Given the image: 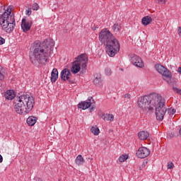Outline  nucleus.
Here are the masks:
<instances>
[{
  "instance_id": "obj_14",
  "label": "nucleus",
  "mask_w": 181,
  "mask_h": 181,
  "mask_svg": "<svg viewBox=\"0 0 181 181\" xmlns=\"http://www.w3.org/2000/svg\"><path fill=\"white\" fill-rule=\"evenodd\" d=\"M71 77V72L69 71V69H64L61 72V78L62 80H64V81H66V80H69Z\"/></svg>"
},
{
  "instance_id": "obj_10",
  "label": "nucleus",
  "mask_w": 181,
  "mask_h": 181,
  "mask_svg": "<svg viewBox=\"0 0 181 181\" xmlns=\"http://www.w3.org/2000/svg\"><path fill=\"white\" fill-rule=\"evenodd\" d=\"M155 110L156 119H158V121H162L163 117H165V115L166 114V107H164V106H158L156 107Z\"/></svg>"
},
{
  "instance_id": "obj_2",
  "label": "nucleus",
  "mask_w": 181,
  "mask_h": 181,
  "mask_svg": "<svg viewBox=\"0 0 181 181\" xmlns=\"http://www.w3.org/2000/svg\"><path fill=\"white\" fill-rule=\"evenodd\" d=\"M99 40L106 46V52L110 57H114L119 52V42L107 29L102 30L99 33Z\"/></svg>"
},
{
  "instance_id": "obj_35",
  "label": "nucleus",
  "mask_w": 181,
  "mask_h": 181,
  "mask_svg": "<svg viewBox=\"0 0 181 181\" xmlns=\"http://www.w3.org/2000/svg\"><path fill=\"white\" fill-rule=\"evenodd\" d=\"M4 160V158L2 157V156L0 154V163H2Z\"/></svg>"
},
{
  "instance_id": "obj_31",
  "label": "nucleus",
  "mask_w": 181,
  "mask_h": 181,
  "mask_svg": "<svg viewBox=\"0 0 181 181\" xmlns=\"http://www.w3.org/2000/svg\"><path fill=\"white\" fill-rule=\"evenodd\" d=\"M177 33H178L180 37H181V26L178 28Z\"/></svg>"
},
{
  "instance_id": "obj_32",
  "label": "nucleus",
  "mask_w": 181,
  "mask_h": 181,
  "mask_svg": "<svg viewBox=\"0 0 181 181\" xmlns=\"http://www.w3.org/2000/svg\"><path fill=\"white\" fill-rule=\"evenodd\" d=\"M4 78H5V76L3 75V74L0 72V80H4Z\"/></svg>"
},
{
  "instance_id": "obj_13",
  "label": "nucleus",
  "mask_w": 181,
  "mask_h": 181,
  "mask_svg": "<svg viewBox=\"0 0 181 181\" xmlns=\"http://www.w3.org/2000/svg\"><path fill=\"white\" fill-rule=\"evenodd\" d=\"M93 98H88V101H83L80 103L78 105V108H81V110H87V108H90L91 107V100Z\"/></svg>"
},
{
  "instance_id": "obj_6",
  "label": "nucleus",
  "mask_w": 181,
  "mask_h": 181,
  "mask_svg": "<svg viewBox=\"0 0 181 181\" xmlns=\"http://www.w3.org/2000/svg\"><path fill=\"white\" fill-rule=\"evenodd\" d=\"M148 97V103L150 105V111H153L154 109L158 107H165V99L162 98V96L158 93H153Z\"/></svg>"
},
{
  "instance_id": "obj_21",
  "label": "nucleus",
  "mask_w": 181,
  "mask_h": 181,
  "mask_svg": "<svg viewBox=\"0 0 181 181\" xmlns=\"http://www.w3.org/2000/svg\"><path fill=\"white\" fill-rule=\"evenodd\" d=\"M103 119L104 121H114V115L111 114H106L103 115Z\"/></svg>"
},
{
  "instance_id": "obj_25",
  "label": "nucleus",
  "mask_w": 181,
  "mask_h": 181,
  "mask_svg": "<svg viewBox=\"0 0 181 181\" xmlns=\"http://www.w3.org/2000/svg\"><path fill=\"white\" fill-rule=\"evenodd\" d=\"M127 159H128V155H122L119 158V161H120V162H125V160H127Z\"/></svg>"
},
{
  "instance_id": "obj_11",
  "label": "nucleus",
  "mask_w": 181,
  "mask_h": 181,
  "mask_svg": "<svg viewBox=\"0 0 181 181\" xmlns=\"http://www.w3.org/2000/svg\"><path fill=\"white\" fill-rule=\"evenodd\" d=\"M33 24V21L32 19L23 18L21 22V29L23 32H29Z\"/></svg>"
},
{
  "instance_id": "obj_37",
  "label": "nucleus",
  "mask_w": 181,
  "mask_h": 181,
  "mask_svg": "<svg viewBox=\"0 0 181 181\" xmlns=\"http://www.w3.org/2000/svg\"><path fill=\"white\" fill-rule=\"evenodd\" d=\"M2 70V66H0V71Z\"/></svg>"
},
{
  "instance_id": "obj_1",
  "label": "nucleus",
  "mask_w": 181,
  "mask_h": 181,
  "mask_svg": "<svg viewBox=\"0 0 181 181\" xmlns=\"http://www.w3.org/2000/svg\"><path fill=\"white\" fill-rule=\"evenodd\" d=\"M54 47V40L52 38H48L42 43L40 41H35L33 44V51L30 53V60L33 64H41L45 66L49 56L52 53Z\"/></svg>"
},
{
  "instance_id": "obj_16",
  "label": "nucleus",
  "mask_w": 181,
  "mask_h": 181,
  "mask_svg": "<svg viewBox=\"0 0 181 181\" xmlns=\"http://www.w3.org/2000/svg\"><path fill=\"white\" fill-rule=\"evenodd\" d=\"M138 136L141 141H145L149 137V133H148V132L141 131L139 132Z\"/></svg>"
},
{
  "instance_id": "obj_38",
  "label": "nucleus",
  "mask_w": 181,
  "mask_h": 181,
  "mask_svg": "<svg viewBox=\"0 0 181 181\" xmlns=\"http://www.w3.org/2000/svg\"><path fill=\"white\" fill-rule=\"evenodd\" d=\"M180 135H181V128L180 129Z\"/></svg>"
},
{
  "instance_id": "obj_20",
  "label": "nucleus",
  "mask_w": 181,
  "mask_h": 181,
  "mask_svg": "<svg viewBox=\"0 0 181 181\" xmlns=\"http://www.w3.org/2000/svg\"><path fill=\"white\" fill-rule=\"evenodd\" d=\"M75 162H76V165H78V166H81V165H83V163H84V162H86V160L83 158V156L78 155L76 157Z\"/></svg>"
},
{
  "instance_id": "obj_3",
  "label": "nucleus",
  "mask_w": 181,
  "mask_h": 181,
  "mask_svg": "<svg viewBox=\"0 0 181 181\" xmlns=\"http://www.w3.org/2000/svg\"><path fill=\"white\" fill-rule=\"evenodd\" d=\"M14 110L20 115L29 114L35 106V98L29 95H23L14 100Z\"/></svg>"
},
{
  "instance_id": "obj_36",
  "label": "nucleus",
  "mask_w": 181,
  "mask_h": 181,
  "mask_svg": "<svg viewBox=\"0 0 181 181\" xmlns=\"http://www.w3.org/2000/svg\"><path fill=\"white\" fill-rule=\"evenodd\" d=\"M178 71H179L180 74H181V67L178 68Z\"/></svg>"
},
{
  "instance_id": "obj_24",
  "label": "nucleus",
  "mask_w": 181,
  "mask_h": 181,
  "mask_svg": "<svg viewBox=\"0 0 181 181\" xmlns=\"http://www.w3.org/2000/svg\"><path fill=\"white\" fill-rule=\"evenodd\" d=\"M119 29H121V26H119V25H118V23H115L113 25V30L115 32H119Z\"/></svg>"
},
{
  "instance_id": "obj_29",
  "label": "nucleus",
  "mask_w": 181,
  "mask_h": 181,
  "mask_svg": "<svg viewBox=\"0 0 181 181\" xmlns=\"http://www.w3.org/2000/svg\"><path fill=\"white\" fill-rule=\"evenodd\" d=\"M173 90L175 93H177V94H180V95H181V90L180 89H179L177 88H174Z\"/></svg>"
},
{
  "instance_id": "obj_26",
  "label": "nucleus",
  "mask_w": 181,
  "mask_h": 181,
  "mask_svg": "<svg viewBox=\"0 0 181 181\" xmlns=\"http://www.w3.org/2000/svg\"><path fill=\"white\" fill-rule=\"evenodd\" d=\"M32 9L33 11H37L39 9V4H37V3H34L32 6Z\"/></svg>"
},
{
  "instance_id": "obj_15",
  "label": "nucleus",
  "mask_w": 181,
  "mask_h": 181,
  "mask_svg": "<svg viewBox=\"0 0 181 181\" xmlns=\"http://www.w3.org/2000/svg\"><path fill=\"white\" fill-rule=\"evenodd\" d=\"M57 78H59V71L57 69H54L51 73V82L56 83Z\"/></svg>"
},
{
  "instance_id": "obj_12",
  "label": "nucleus",
  "mask_w": 181,
  "mask_h": 181,
  "mask_svg": "<svg viewBox=\"0 0 181 181\" xmlns=\"http://www.w3.org/2000/svg\"><path fill=\"white\" fill-rule=\"evenodd\" d=\"M131 62L134 66H136V67H144V62L138 55H134L131 58Z\"/></svg>"
},
{
  "instance_id": "obj_30",
  "label": "nucleus",
  "mask_w": 181,
  "mask_h": 181,
  "mask_svg": "<svg viewBox=\"0 0 181 181\" xmlns=\"http://www.w3.org/2000/svg\"><path fill=\"white\" fill-rule=\"evenodd\" d=\"M5 43V39L0 36V45Z\"/></svg>"
},
{
  "instance_id": "obj_22",
  "label": "nucleus",
  "mask_w": 181,
  "mask_h": 181,
  "mask_svg": "<svg viewBox=\"0 0 181 181\" xmlns=\"http://www.w3.org/2000/svg\"><path fill=\"white\" fill-rule=\"evenodd\" d=\"M90 132L95 135H98L100 134V129L97 126H93L90 128Z\"/></svg>"
},
{
  "instance_id": "obj_8",
  "label": "nucleus",
  "mask_w": 181,
  "mask_h": 181,
  "mask_svg": "<svg viewBox=\"0 0 181 181\" xmlns=\"http://www.w3.org/2000/svg\"><path fill=\"white\" fill-rule=\"evenodd\" d=\"M156 69L160 74H162L163 80H166V78H172V73L168 70V69L163 65L159 64H156Z\"/></svg>"
},
{
  "instance_id": "obj_33",
  "label": "nucleus",
  "mask_w": 181,
  "mask_h": 181,
  "mask_svg": "<svg viewBox=\"0 0 181 181\" xmlns=\"http://www.w3.org/2000/svg\"><path fill=\"white\" fill-rule=\"evenodd\" d=\"M124 98H131V95H129V94H125L124 95Z\"/></svg>"
},
{
  "instance_id": "obj_19",
  "label": "nucleus",
  "mask_w": 181,
  "mask_h": 181,
  "mask_svg": "<svg viewBox=\"0 0 181 181\" xmlns=\"http://www.w3.org/2000/svg\"><path fill=\"white\" fill-rule=\"evenodd\" d=\"M141 22L144 26H148V25L152 23V18L150 16H146L142 18Z\"/></svg>"
},
{
  "instance_id": "obj_28",
  "label": "nucleus",
  "mask_w": 181,
  "mask_h": 181,
  "mask_svg": "<svg viewBox=\"0 0 181 181\" xmlns=\"http://www.w3.org/2000/svg\"><path fill=\"white\" fill-rule=\"evenodd\" d=\"M25 14L28 15V16H30V15H32V8H28V10H26Z\"/></svg>"
},
{
  "instance_id": "obj_9",
  "label": "nucleus",
  "mask_w": 181,
  "mask_h": 181,
  "mask_svg": "<svg viewBox=\"0 0 181 181\" xmlns=\"http://www.w3.org/2000/svg\"><path fill=\"white\" fill-rule=\"evenodd\" d=\"M151 151L146 147H140L136 153V156L140 159H144L149 156Z\"/></svg>"
},
{
  "instance_id": "obj_18",
  "label": "nucleus",
  "mask_w": 181,
  "mask_h": 181,
  "mask_svg": "<svg viewBox=\"0 0 181 181\" xmlns=\"http://www.w3.org/2000/svg\"><path fill=\"white\" fill-rule=\"evenodd\" d=\"M37 121V117L34 116H30L27 119V124L29 125V127H33L36 124V122Z\"/></svg>"
},
{
  "instance_id": "obj_27",
  "label": "nucleus",
  "mask_w": 181,
  "mask_h": 181,
  "mask_svg": "<svg viewBox=\"0 0 181 181\" xmlns=\"http://www.w3.org/2000/svg\"><path fill=\"white\" fill-rule=\"evenodd\" d=\"M175 168V164L172 161L168 163V169H173Z\"/></svg>"
},
{
  "instance_id": "obj_5",
  "label": "nucleus",
  "mask_w": 181,
  "mask_h": 181,
  "mask_svg": "<svg viewBox=\"0 0 181 181\" xmlns=\"http://www.w3.org/2000/svg\"><path fill=\"white\" fill-rule=\"evenodd\" d=\"M87 63H88V57L87 55L82 54L76 58V61L73 62L72 67L71 69L73 74H77L80 70H82V73H85L87 69Z\"/></svg>"
},
{
  "instance_id": "obj_34",
  "label": "nucleus",
  "mask_w": 181,
  "mask_h": 181,
  "mask_svg": "<svg viewBox=\"0 0 181 181\" xmlns=\"http://www.w3.org/2000/svg\"><path fill=\"white\" fill-rule=\"evenodd\" d=\"M170 111L171 114H175V112H176V110L175 109L170 110Z\"/></svg>"
},
{
  "instance_id": "obj_4",
  "label": "nucleus",
  "mask_w": 181,
  "mask_h": 181,
  "mask_svg": "<svg viewBox=\"0 0 181 181\" xmlns=\"http://www.w3.org/2000/svg\"><path fill=\"white\" fill-rule=\"evenodd\" d=\"M0 25L1 29L6 33H11L15 28V15L12 13V8L8 7L6 11L0 18Z\"/></svg>"
},
{
  "instance_id": "obj_23",
  "label": "nucleus",
  "mask_w": 181,
  "mask_h": 181,
  "mask_svg": "<svg viewBox=\"0 0 181 181\" xmlns=\"http://www.w3.org/2000/svg\"><path fill=\"white\" fill-rule=\"evenodd\" d=\"M94 84H100L101 83V76H96L93 80Z\"/></svg>"
},
{
  "instance_id": "obj_7",
  "label": "nucleus",
  "mask_w": 181,
  "mask_h": 181,
  "mask_svg": "<svg viewBox=\"0 0 181 181\" xmlns=\"http://www.w3.org/2000/svg\"><path fill=\"white\" fill-rule=\"evenodd\" d=\"M149 104V97L148 95L139 98L137 105L141 111H151Z\"/></svg>"
},
{
  "instance_id": "obj_17",
  "label": "nucleus",
  "mask_w": 181,
  "mask_h": 181,
  "mask_svg": "<svg viewBox=\"0 0 181 181\" xmlns=\"http://www.w3.org/2000/svg\"><path fill=\"white\" fill-rule=\"evenodd\" d=\"M4 97L6 100H13L15 98V92L12 90H7L4 94Z\"/></svg>"
}]
</instances>
